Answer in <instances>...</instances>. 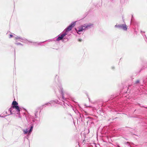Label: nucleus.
Returning a JSON list of instances; mask_svg holds the SVG:
<instances>
[{
	"instance_id": "obj_1",
	"label": "nucleus",
	"mask_w": 147,
	"mask_h": 147,
	"mask_svg": "<svg viewBox=\"0 0 147 147\" xmlns=\"http://www.w3.org/2000/svg\"><path fill=\"white\" fill-rule=\"evenodd\" d=\"M75 24V22L72 23L71 24L68 26L65 29V31L67 32L70 31L72 28L74 27Z\"/></svg>"
},
{
	"instance_id": "obj_2",
	"label": "nucleus",
	"mask_w": 147,
	"mask_h": 147,
	"mask_svg": "<svg viewBox=\"0 0 147 147\" xmlns=\"http://www.w3.org/2000/svg\"><path fill=\"white\" fill-rule=\"evenodd\" d=\"M93 25L91 24H85L84 26H82V30H85L86 28H88L90 27L91 26Z\"/></svg>"
},
{
	"instance_id": "obj_3",
	"label": "nucleus",
	"mask_w": 147,
	"mask_h": 147,
	"mask_svg": "<svg viewBox=\"0 0 147 147\" xmlns=\"http://www.w3.org/2000/svg\"><path fill=\"white\" fill-rule=\"evenodd\" d=\"M67 34L66 33H63L60 35L58 38H57V40L59 41L62 40L63 38Z\"/></svg>"
},
{
	"instance_id": "obj_4",
	"label": "nucleus",
	"mask_w": 147,
	"mask_h": 147,
	"mask_svg": "<svg viewBox=\"0 0 147 147\" xmlns=\"http://www.w3.org/2000/svg\"><path fill=\"white\" fill-rule=\"evenodd\" d=\"M12 107L13 109H15L17 112V114L20 113V110L19 107L17 105V106H12Z\"/></svg>"
},
{
	"instance_id": "obj_5",
	"label": "nucleus",
	"mask_w": 147,
	"mask_h": 147,
	"mask_svg": "<svg viewBox=\"0 0 147 147\" xmlns=\"http://www.w3.org/2000/svg\"><path fill=\"white\" fill-rule=\"evenodd\" d=\"M121 28L124 30H127V28L126 25V24H121Z\"/></svg>"
},
{
	"instance_id": "obj_6",
	"label": "nucleus",
	"mask_w": 147,
	"mask_h": 147,
	"mask_svg": "<svg viewBox=\"0 0 147 147\" xmlns=\"http://www.w3.org/2000/svg\"><path fill=\"white\" fill-rule=\"evenodd\" d=\"M18 105V103L16 101H14L13 102L12 104V106H17Z\"/></svg>"
},
{
	"instance_id": "obj_7",
	"label": "nucleus",
	"mask_w": 147,
	"mask_h": 147,
	"mask_svg": "<svg viewBox=\"0 0 147 147\" xmlns=\"http://www.w3.org/2000/svg\"><path fill=\"white\" fill-rule=\"evenodd\" d=\"M77 31L79 32H81L82 31V26L81 27H78L77 28V29H76Z\"/></svg>"
},
{
	"instance_id": "obj_8",
	"label": "nucleus",
	"mask_w": 147,
	"mask_h": 147,
	"mask_svg": "<svg viewBox=\"0 0 147 147\" xmlns=\"http://www.w3.org/2000/svg\"><path fill=\"white\" fill-rule=\"evenodd\" d=\"M115 26L117 28H121V25H116Z\"/></svg>"
},
{
	"instance_id": "obj_9",
	"label": "nucleus",
	"mask_w": 147,
	"mask_h": 147,
	"mask_svg": "<svg viewBox=\"0 0 147 147\" xmlns=\"http://www.w3.org/2000/svg\"><path fill=\"white\" fill-rule=\"evenodd\" d=\"M33 128V126H32L31 127L29 131V133H30L32 131Z\"/></svg>"
},
{
	"instance_id": "obj_10",
	"label": "nucleus",
	"mask_w": 147,
	"mask_h": 147,
	"mask_svg": "<svg viewBox=\"0 0 147 147\" xmlns=\"http://www.w3.org/2000/svg\"><path fill=\"white\" fill-rule=\"evenodd\" d=\"M23 131L24 132V134H27L28 132V131L27 129H26V130H23Z\"/></svg>"
},
{
	"instance_id": "obj_11",
	"label": "nucleus",
	"mask_w": 147,
	"mask_h": 147,
	"mask_svg": "<svg viewBox=\"0 0 147 147\" xmlns=\"http://www.w3.org/2000/svg\"><path fill=\"white\" fill-rule=\"evenodd\" d=\"M139 82H140V81H139V80H137L136 81V82H135V83L136 84L139 83Z\"/></svg>"
},
{
	"instance_id": "obj_12",
	"label": "nucleus",
	"mask_w": 147,
	"mask_h": 147,
	"mask_svg": "<svg viewBox=\"0 0 147 147\" xmlns=\"http://www.w3.org/2000/svg\"><path fill=\"white\" fill-rule=\"evenodd\" d=\"M9 110L10 111V112H11V108H10L9 109Z\"/></svg>"
},
{
	"instance_id": "obj_13",
	"label": "nucleus",
	"mask_w": 147,
	"mask_h": 147,
	"mask_svg": "<svg viewBox=\"0 0 147 147\" xmlns=\"http://www.w3.org/2000/svg\"><path fill=\"white\" fill-rule=\"evenodd\" d=\"M10 38H11L13 36V35L11 34H10Z\"/></svg>"
},
{
	"instance_id": "obj_14",
	"label": "nucleus",
	"mask_w": 147,
	"mask_h": 147,
	"mask_svg": "<svg viewBox=\"0 0 147 147\" xmlns=\"http://www.w3.org/2000/svg\"><path fill=\"white\" fill-rule=\"evenodd\" d=\"M78 41L80 42H81L82 41V40L81 39H79L78 40Z\"/></svg>"
},
{
	"instance_id": "obj_15",
	"label": "nucleus",
	"mask_w": 147,
	"mask_h": 147,
	"mask_svg": "<svg viewBox=\"0 0 147 147\" xmlns=\"http://www.w3.org/2000/svg\"><path fill=\"white\" fill-rule=\"evenodd\" d=\"M118 147H120L119 146H118Z\"/></svg>"
}]
</instances>
